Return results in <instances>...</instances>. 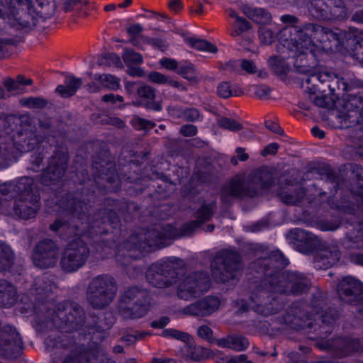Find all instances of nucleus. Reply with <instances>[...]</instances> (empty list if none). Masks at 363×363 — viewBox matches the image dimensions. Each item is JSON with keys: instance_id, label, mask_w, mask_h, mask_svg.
<instances>
[{"instance_id": "nucleus-1", "label": "nucleus", "mask_w": 363, "mask_h": 363, "mask_svg": "<svg viewBox=\"0 0 363 363\" xmlns=\"http://www.w3.org/2000/svg\"><path fill=\"white\" fill-rule=\"evenodd\" d=\"M111 324L106 323V318L94 317L91 323L86 322V315L83 307L78 303L68 301L55 306L40 304L36 307V325L38 332H45L57 329L65 333H72L84 330L92 335L95 345L105 338V332Z\"/></svg>"}, {"instance_id": "nucleus-2", "label": "nucleus", "mask_w": 363, "mask_h": 363, "mask_svg": "<svg viewBox=\"0 0 363 363\" xmlns=\"http://www.w3.org/2000/svg\"><path fill=\"white\" fill-rule=\"evenodd\" d=\"M288 264V259L279 250L272 252L267 257L257 259L251 263L250 268L252 272L264 275V278L256 286L272 294L298 295L306 292L311 283L303 274L279 271Z\"/></svg>"}, {"instance_id": "nucleus-3", "label": "nucleus", "mask_w": 363, "mask_h": 363, "mask_svg": "<svg viewBox=\"0 0 363 363\" xmlns=\"http://www.w3.org/2000/svg\"><path fill=\"white\" fill-rule=\"evenodd\" d=\"M274 184L273 173L267 167L255 169L247 176L245 174H237L221 186V203L229 207L235 199L253 198L258 196L262 190L270 188Z\"/></svg>"}, {"instance_id": "nucleus-4", "label": "nucleus", "mask_w": 363, "mask_h": 363, "mask_svg": "<svg viewBox=\"0 0 363 363\" xmlns=\"http://www.w3.org/2000/svg\"><path fill=\"white\" fill-rule=\"evenodd\" d=\"M60 208L73 219L77 218L80 224L74 221L69 223L67 220L57 219L50 225L51 230L66 233L67 236L81 235L86 230V225L89 220V209L86 203L77 195L67 194L60 200Z\"/></svg>"}, {"instance_id": "nucleus-5", "label": "nucleus", "mask_w": 363, "mask_h": 363, "mask_svg": "<svg viewBox=\"0 0 363 363\" xmlns=\"http://www.w3.org/2000/svg\"><path fill=\"white\" fill-rule=\"evenodd\" d=\"M245 267L242 256L237 251L223 249L218 251L211 262V273L217 283L226 284L238 280Z\"/></svg>"}, {"instance_id": "nucleus-6", "label": "nucleus", "mask_w": 363, "mask_h": 363, "mask_svg": "<svg viewBox=\"0 0 363 363\" xmlns=\"http://www.w3.org/2000/svg\"><path fill=\"white\" fill-rule=\"evenodd\" d=\"M118 291L116 279L109 274H100L89 281L86 289V301L94 310H104L114 300Z\"/></svg>"}, {"instance_id": "nucleus-7", "label": "nucleus", "mask_w": 363, "mask_h": 363, "mask_svg": "<svg viewBox=\"0 0 363 363\" xmlns=\"http://www.w3.org/2000/svg\"><path fill=\"white\" fill-rule=\"evenodd\" d=\"M150 298L148 292L142 288L132 286L120 296L117 310L124 319H138L148 311Z\"/></svg>"}, {"instance_id": "nucleus-8", "label": "nucleus", "mask_w": 363, "mask_h": 363, "mask_svg": "<svg viewBox=\"0 0 363 363\" xmlns=\"http://www.w3.org/2000/svg\"><path fill=\"white\" fill-rule=\"evenodd\" d=\"M186 272L182 260H169L152 264L146 272L147 281L157 288H167L175 284Z\"/></svg>"}, {"instance_id": "nucleus-9", "label": "nucleus", "mask_w": 363, "mask_h": 363, "mask_svg": "<svg viewBox=\"0 0 363 363\" xmlns=\"http://www.w3.org/2000/svg\"><path fill=\"white\" fill-rule=\"evenodd\" d=\"M90 255L88 245L80 238L72 240L62 252L60 260L61 270L72 274L82 268Z\"/></svg>"}, {"instance_id": "nucleus-10", "label": "nucleus", "mask_w": 363, "mask_h": 363, "mask_svg": "<svg viewBox=\"0 0 363 363\" xmlns=\"http://www.w3.org/2000/svg\"><path fill=\"white\" fill-rule=\"evenodd\" d=\"M305 82L306 89L311 95L328 91L330 93L337 94L340 96L347 89V84L343 77L329 72L312 74L305 79Z\"/></svg>"}, {"instance_id": "nucleus-11", "label": "nucleus", "mask_w": 363, "mask_h": 363, "mask_svg": "<svg viewBox=\"0 0 363 363\" xmlns=\"http://www.w3.org/2000/svg\"><path fill=\"white\" fill-rule=\"evenodd\" d=\"M308 10L318 21H341L348 17L343 0H311Z\"/></svg>"}, {"instance_id": "nucleus-12", "label": "nucleus", "mask_w": 363, "mask_h": 363, "mask_svg": "<svg viewBox=\"0 0 363 363\" xmlns=\"http://www.w3.org/2000/svg\"><path fill=\"white\" fill-rule=\"evenodd\" d=\"M250 299L254 303L252 310L264 316L277 314L284 308L283 303L277 296L257 286L253 289Z\"/></svg>"}, {"instance_id": "nucleus-13", "label": "nucleus", "mask_w": 363, "mask_h": 363, "mask_svg": "<svg viewBox=\"0 0 363 363\" xmlns=\"http://www.w3.org/2000/svg\"><path fill=\"white\" fill-rule=\"evenodd\" d=\"M58 254L59 247L57 245L50 239H44L35 245L32 259L36 267L46 269L56 264Z\"/></svg>"}, {"instance_id": "nucleus-14", "label": "nucleus", "mask_w": 363, "mask_h": 363, "mask_svg": "<svg viewBox=\"0 0 363 363\" xmlns=\"http://www.w3.org/2000/svg\"><path fill=\"white\" fill-rule=\"evenodd\" d=\"M68 152L65 149H57L52 156L50 164L42 174V182L47 186L54 185L65 175L68 165Z\"/></svg>"}, {"instance_id": "nucleus-15", "label": "nucleus", "mask_w": 363, "mask_h": 363, "mask_svg": "<svg viewBox=\"0 0 363 363\" xmlns=\"http://www.w3.org/2000/svg\"><path fill=\"white\" fill-rule=\"evenodd\" d=\"M209 278L206 273L194 272L186 277L177 286V296L180 299L188 300L195 297L200 291L208 288Z\"/></svg>"}, {"instance_id": "nucleus-16", "label": "nucleus", "mask_w": 363, "mask_h": 363, "mask_svg": "<svg viewBox=\"0 0 363 363\" xmlns=\"http://www.w3.org/2000/svg\"><path fill=\"white\" fill-rule=\"evenodd\" d=\"M216 208L217 204L216 200H213L208 203L203 202L201 207L194 213L195 220L185 223L181 228L179 233L176 234L169 232V234L167 236L175 238L191 235L197 229L203 228L205 223L211 220L216 213Z\"/></svg>"}, {"instance_id": "nucleus-17", "label": "nucleus", "mask_w": 363, "mask_h": 363, "mask_svg": "<svg viewBox=\"0 0 363 363\" xmlns=\"http://www.w3.org/2000/svg\"><path fill=\"white\" fill-rule=\"evenodd\" d=\"M337 293L342 302L352 305L363 302V284L353 277L342 278L337 285Z\"/></svg>"}, {"instance_id": "nucleus-18", "label": "nucleus", "mask_w": 363, "mask_h": 363, "mask_svg": "<svg viewBox=\"0 0 363 363\" xmlns=\"http://www.w3.org/2000/svg\"><path fill=\"white\" fill-rule=\"evenodd\" d=\"M320 30L321 26L315 23H306L302 27H296V38L291 39L294 41L297 51L299 50H313L314 47V40L320 38Z\"/></svg>"}, {"instance_id": "nucleus-19", "label": "nucleus", "mask_w": 363, "mask_h": 363, "mask_svg": "<svg viewBox=\"0 0 363 363\" xmlns=\"http://www.w3.org/2000/svg\"><path fill=\"white\" fill-rule=\"evenodd\" d=\"M284 320L286 325L296 330L310 329L313 325L311 315L298 303H293L286 310Z\"/></svg>"}, {"instance_id": "nucleus-20", "label": "nucleus", "mask_w": 363, "mask_h": 363, "mask_svg": "<svg viewBox=\"0 0 363 363\" xmlns=\"http://www.w3.org/2000/svg\"><path fill=\"white\" fill-rule=\"evenodd\" d=\"M125 87L129 94L136 93L139 98L143 99V105L146 108L155 111L162 110V101H155V89L152 86L145 84L128 82Z\"/></svg>"}, {"instance_id": "nucleus-21", "label": "nucleus", "mask_w": 363, "mask_h": 363, "mask_svg": "<svg viewBox=\"0 0 363 363\" xmlns=\"http://www.w3.org/2000/svg\"><path fill=\"white\" fill-rule=\"evenodd\" d=\"M130 236H135L137 238L138 240L135 242L142 252L147 249L155 250L163 247L167 243V235L155 228L142 230Z\"/></svg>"}, {"instance_id": "nucleus-22", "label": "nucleus", "mask_w": 363, "mask_h": 363, "mask_svg": "<svg viewBox=\"0 0 363 363\" xmlns=\"http://www.w3.org/2000/svg\"><path fill=\"white\" fill-rule=\"evenodd\" d=\"M9 9L11 15L21 27L28 28L35 25L31 3L29 0H10Z\"/></svg>"}, {"instance_id": "nucleus-23", "label": "nucleus", "mask_w": 363, "mask_h": 363, "mask_svg": "<svg viewBox=\"0 0 363 363\" xmlns=\"http://www.w3.org/2000/svg\"><path fill=\"white\" fill-rule=\"evenodd\" d=\"M306 195V191L298 183L286 180L281 182L277 189V196L286 205H298Z\"/></svg>"}, {"instance_id": "nucleus-24", "label": "nucleus", "mask_w": 363, "mask_h": 363, "mask_svg": "<svg viewBox=\"0 0 363 363\" xmlns=\"http://www.w3.org/2000/svg\"><path fill=\"white\" fill-rule=\"evenodd\" d=\"M92 169L96 182L98 179H101L112 184L118 179L116 163L108 157L106 158L98 157L93 163Z\"/></svg>"}, {"instance_id": "nucleus-25", "label": "nucleus", "mask_w": 363, "mask_h": 363, "mask_svg": "<svg viewBox=\"0 0 363 363\" xmlns=\"http://www.w3.org/2000/svg\"><path fill=\"white\" fill-rule=\"evenodd\" d=\"M220 301L216 296H206L182 309L184 314L205 317L211 315L218 309Z\"/></svg>"}, {"instance_id": "nucleus-26", "label": "nucleus", "mask_w": 363, "mask_h": 363, "mask_svg": "<svg viewBox=\"0 0 363 363\" xmlns=\"http://www.w3.org/2000/svg\"><path fill=\"white\" fill-rule=\"evenodd\" d=\"M137 240L135 236L130 235L126 240L118 246L116 259L121 266H129L133 260L139 259L142 256L143 253L135 242Z\"/></svg>"}, {"instance_id": "nucleus-27", "label": "nucleus", "mask_w": 363, "mask_h": 363, "mask_svg": "<svg viewBox=\"0 0 363 363\" xmlns=\"http://www.w3.org/2000/svg\"><path fill=\"white\" fill-rule=\"evenodd\" d=\"M327 347L334 351L336 355L342 357L354 352H363V341L350 337H337L328 341Z\"/></svg>"}, {"instance_id": "nucleus-28", "label": "nucleus", "mask_w": 363, "mask_h": 363, "mask_svg": "<svg viewBox=\"0 0 363 363\" xmlns=\"http://www.w3.org/2000/svg\"><path fill=\"white\" fill-rule=\"evenodd\" d=\"M294 245L298 251L308 254L318 250L320 246V240L313 233L306 232L302 229H295L291 231Z\"/></svg>"}, {"instance_id": "nucleus-29", "label": "nucleus", "mask_w": 363, "mask_h": 363, "mask_svg": "<svg viewBox=\"0 0 363 363\" xmlns=\"http://www.w3.org/2000/svg\"><path fill=\"white\" fill-rule=\"evenodd\" d=\"M51 291V285L43 277H37L29 289L30 298L33 301L35 326L36 325V307L40 304H52L45 301Z\"/></svg>"}, {"instance_id": "nucleus-30", "label": "nucleus", "mask_w": 363, "mask_h": 363, "mask_svg": "<svg viewBox=\"0 0 363 363\" xmlns=\"http://www.w3.org/2000/svg\"><path fill=\"white\" fill-rule=\"evenodd\" d=\"M40 208V197L18 198L14 202L13 211L20 218L28 220L34 218Z\"/></svg>"}, {"instance_id": "nucleus-31", "label": "nucleus", "mask_w": 363, "mask_h": 363, "mask_svg": "<svg viewBox=\"0 0 363 363\" xmlns=\"http://www.w3.org/2000/svg\"><path fill=\"white\" fill-rule=\"evenodd\" d=\"M294 66L298 72L308 74L306 78L302 79L303 86L306 87L305 79L312 74H318L314 72L316 65L313 50H299Z\"/></svg>"}, {"instance_id": "nucleus-32", "label": "nucleus", "mask_w": 363, "mask_h": 363, "mask_svg": "<svg viewBox=\"0 0 363 363\" xmlns=\"http://www.w3.org/2000/svg\"><path fill=\"white\" fill-rule=\"evenodd\" d=\"M341 253L336 246L318 250L314 259L319 269H328L333 266L340 258Z\"/></svg>"}, {"instance_id": "nucleus-33", "label": "nucleus", "mask_w": 363, "mask_h": 363, "mask_svg": "<svg viewBox=\"0 0 363 363\" xmlns=\"http://www.w3.org/2000/svg\"><path fill=\"white\" fill-rule=\"evenodd\" d=\"M96 348L91 350H86L81 347H77L72 350L62 362V363H92L96 362L97 350L101 351L103 348L96 345Z\"/></svg>"}, {"instance_id": "nucleus-34", "label": "nucleus", "mask_w": 363, "mask_h": 363, "mask_svg": "<svg viewBox=\"0 0 363 363\" xmlns=\"http://www.w3.org/2000/svg\"><path fill=\"white\" fill-rule=\"evenodd\" d=\"M15 187L18 198L40 197L38 190L34 184L33 179L31 177H23L20 178L15 184Z\"/></svg>"}, {"instance_id": "nucleus-35", "label": "nucleus", "mask_w": 363, "mask_h": 363, "mask_svg": "<svg viewBox=\"0 0 363 363\" xmlns=\"http://www.w3.org/2000/svg\"><path fill=\"white\" fill-rule=\"evenodd\" d=\"M360 113L358 111H346L345 108L340 110L335 116L334 123L338 128H347L359 123Z\"/></svg>"}, {"instance_id": "nucleus-36", "label": "nucleus", "mask_w": 363, "mask_h": 363, "mask_svg": "<svg viewBox=\"0 0 363 363\" xmlns=\"http://www.w3.org/2000/svg\"><path fill=\"white\" fill-rule=\"evenodd\" d=\"M15 286L5 279L0 280V306L11 307L16 301Z\"/></svg>"}, {"instance_id": "nucleus-37", "label": "nucleus", "mask_w": 363, "mask_h": 363, "mask_svg": "<svg viewBox=\"0 0 363 363\" xmlns=\"http://www.w3.org/2000/svg\"><path fill=\"white\" fill-rule=\"evenodd\" d=\"M317 95L313 101L318 106L325 108L328 109H333L334 108H338L341 104V100L339 99V95L335 93L327 92H317Z\"/></svg>"}, {"instance_id": "nucleus-38", "label": "nucleus", "mask_w": 363, "mask_h": 363, "mask_svg": "<svg viewBox=\"0 0 363 363\" xmlns=\"http://www.w3.org/2000/svg\"><path fill=\"white\" fill-rule=\"evenodd\" d=\"M15 255L8 245L0 243V272H7L14 264Z\"/></svg>"}, {"instance_id": "nucleus-39", "label": "nucleus", "mask_w": 363, "mask_h": 363, "mask_svg": "<svg viewBox=\"0 0 363 363\" xmlns=\"http://www.w3.org/2000/svg\"><path fill=\"white\" fill-rule=\"evenodd\" d=\"M247 17L258 24H268L272 21V15L262 8L248 9L246 11Z\"/></svg>"}, {"instance_id": "nucleus-40", "label": "nucleus", "mask_w": 363, "mask_h": 363, "mask_svg": "<svg viewBox=\"0 0 363 363\" xmlns=\"http://www.w3.org/2000/svg\"><path fill=\"white\" fill-rule=\"evenodd\" d=\"M82 85V80L74 77H70L66 82V85H59L56 91L62 96L69 97L73 96L77 90Z\"/></svg>"}, {"instance_id": "nucleus-41", "label": "nucleus", "mask_w": 363, "mask_h": 363, "mask_svg": "<svg viewBox=\"0 0 363 363\" xmlns=\"http://www.w3.org/2000/svg\"><path fill=\"white\" fill-rule=\"evenodd\" d=\"M321 30H320V40L325 43L328 41L331 43L330 49H333V48L337 49L341 45L342 35L340 33L323 26H321Z\"/></svg>"}, {"instance_id": "nucleus-42", "label": "nucleus", "mask_w": 363, "mask_h": 363, "mask_svg": "<svg viewBox=\"0 0 363 363\" xmlns=\"http://www.w3.org/2000/svg\"><path fill=\"white\" fill-rule=\"evenodd\" d=\"M55 0H36V12L43 18H49L55 11Z\"/></svg>"}, {"instance_id": "nucleus-43", "label": "nucleus", "mask_w": 363, "mask_h": 363, "mask_svg": "<svg viewBox=\"0 0 363 363\" xmlns=\"http://www.w3.org/2000/svg\"><path fill=\"white\" fill-rule=\"evenodd\" d=\"M363 104V96L359 94H350L346 99L341 100L340 106L346 111H360Z\"/></svg>"}, {"instance_id": "nucleus-44", "label": "nucleus", "mask_w": 363, "mask_h": 363, "mask_svg": "<svg viewBox=\"0 0 363 363\" xmlns=\"http://www.w3.org/2000/svg\"><path fill=\"white\" fill-rule=\"evenodd\" d=\"M327 294L319 289H315L311 294V306L319 313L326 306Z\"/></svg>"}, {"instance_id": "nucleus-45", "label": "nucleus", "mask_w": 363, "mask_h": 363, "mask_svg": "<svg viewBox=\"0 0 363 363\" xmlns=\"http://www.w3.org/2000/svg\"><path fill=\"white\" fill-rule=\"evenodd\" d=\"M96 216L101 220L103 223H108L115 225V227L120 223L119 216L113 208H101L97 212Z\"/></svg>"}, {"instance_id": "nucleus-46", "label": "nucleus", "mask_w": 363, "mask_h": 363, "mask_svg": "<svg viewBox=\"0 0 363 363\" xmlns=\"http://www.w3.org/2000/svg\"><path fill=\"white\" fill-rule=\"evenodd\" d=\"M314 339H325L332 333L333 326L327 323H321L319 320L313 319Z\"/></svg>"}, {"instance_id": "nucleus-47", "label": "nucleus", "mask_w": 363, "mask_h": 363, "mask_svg": "<svg viewBox=\"0 0 363 363\" xmlns=\"http://www.w3.org/2000/svg\"><path fill=\"white\" fill-rule=\"evenodd\" d=\"M323 313L319 315L318 313L315 315V319L321 322V323H327L333 326L336 319L338 318L339 314L336 309L333 308H327L324 311H322Z\"/></svg>"}, {"instance_id": "nucleus-48", "label": "nucleus", "mask_w": 363, "mask_h": 363, "mask_svg": "<svg viewBox=\"0 0 363 363\" xmlns=\"http://www.w3.org/2000/svg\"><path fill=\"white\" fill-rule=\"evenodd\" d=\"M95 79L99 81L101 85L106 89L116 90L120 87L119 79L109 74L98 75Z\"/></svg>"}, {"instance_id": "nucleus-49", "label": "nucleus", "mask_w": 363, "mask_h": 363, "mask_svg": "<svg viewBox=\"0 0 363 363\" xmlns=\"http://www.w3.org/2000/svg\"><path fill=\"white\" fill-rule=\"evenodd\" d=\"M21 104L30 108L42 109L48 104V101L43 97H29L21 100Z\"/></svg>"}, {"instance_id": "nucleus-50", "label": "nucleus", "mask_w": 363, "mask_h": 363, "mask_svg": "<svg viewBox=\"0 0 363 363\" xmlns=\"http://www.w3.org/2000/svg\"><path fill=\"white\" fill-rule=\"evenodd\" d=\"M188 41L192 47L199 50H206L212 53H216L218 51L217 48L214 45L206 40L191 38Z\"/></svg>"}, {"instance_id": "nucleus-51", "label": "nucleus", "mask_w": 363, "mask_h": 363, "mask_svg": "<svg viewBox=\"0 0 363 363\" xmlns=\"http://www.w3.org/2000/svg\"><path fill=\"white\" fill-rule=\"evenodd\" d=\"M38 145V138L32 133H29L23 140L19 142L21 152H29L33 150Z\"/></svg>"}, {"instance_id": "nucleus-52", "label": "nucleus", "mask_w": 363, "mask_h": 363, "mask_svg": "<svg viewBox=\"0 0 363 363\" xmlns=\"http://www.w3.org/2000/svg\"><path fill=\"white\" fill-rule=\"evenodd\" d=\"M100 64L107 67H111L113 65L119 69L123 67V65L121 60L120 57L118 55L113 52L104 55L101 57Z\"/></svg>"}, {"instance_id": "nucleus-53", "label": "nucleus", "mask_w": 363, "mask_h": 363, "mask_svg": "<svg viewBox=\"0 0 363 363\" xmlns=\"http://www.w3.org/2000/svg\"><path fill=\"white\" fill-rule=\"evenodd\" d=\"M122 58L124 62L127 65L141 64L143 61V57L140 53L135 52L132 49L128 48L125 49Z\"/></svg>"}, {"instance_id": "nucleus-54", "label": "nucleus", "mask_w": 363, "mask_h": 363, "mask_svg": "<svg viewBox=\"0 0 363 363\" xmlns=\"http://www.w3.org/2000/svg\"><path fill=\"white\" fill-rule=\"evenodd\" d=\"M218 125L230 131H239L243 128L242 125L236 120L225 117L221 118L218 121Z\"/></svg>"}, {"instance_id": "nucleus-55", "label": "nucleus", "mask_w": 363, "mask_h": 363, "mask_svg": "<svg viewBox=\"0 0 363 363\" xmlns=\"http://www.w3.org/2000/svg\"><path fill=\"white\" fill-rule=\"evenodd\" d=\"M249 345L248 340L242 336L230 335V348L242 351Z\"/></svg>"}, {"instance_id": "nucleus-56", "label": "nucleus", "mask_w": 363, "mask_h": 363, "mask_svg": "<svg viewBox=\"0 0 363 363\" xmlns=\"http://www.w3.org/2000/svg\"><path fill=\"white\" fill-rule=\"evenodd\" d=\"M217 95L222 99H228L233 96L232 86L228 82H222L217 86Z\"/></svg>"}, {"instance_id": "nucleus-57", "label": "nucleus", "mask_w": 363, "mask_h": 363, "mask_svg": "<svg viewBox=\"0 0 363 363\" xmlns=\"http://www.w3.org/2000/svg\"><path fill=\"white\" fill-rule=\"evenodd\" d=\"M162 335L164 337H171L177 340H180L184 342H188L190 339V335L189 334L172 328L164 330L162 331Z\"/></svg>"}, {"instance_id": "nucleus-58", "label": "nucleus", "mask_w": 363, "mask_h": 363, "mask_svg": "<svg viewBox=\"0 0 363 363\" xmlns=\"http://www.w3.org/2000/svg\"><path fill=\"white\" fill-rule=\"evenodd\" d=\"M4 123V127L6 130L9 133V131H13L17 128L18 125L21 122L20 118H17L13 115L7 116L5 117L2 116V119L1 120Z\"/></svg>"}, {"instance_id": "nucleus-59", "label": "nucleus", "mask_w": 363, "mask_h": 363, "mask_svg": "<svg viewBox=\"0 0 363 363\" xmlns=\"http://www.w3.org/2000/svg\"><path fill=\"white\" fill-rule=\"evenodd\" d=\"M259 36L261 42L265 45H271L275 40V35L272 30L266 27L259 28Z\"/></svg>"}, {"instance_id": "nucleus-60", "label": "nucleus", "mask_w": 363, "mask_h": 363, "mask_svg": "<svg viewBox=\"0 0 363 363\" xmlns=\"http://www.w3.org/2000/svg\"><path fill=\"white\" fill-rule=\"evenodd\" d=\"M211 354L212 351L211 350L202 347H196L191 352V358L196 361L208 358Z\"/></svg>"}, {"instance_id": "nucleus-61", "label": "nucleus", "mask_w": 363, "mask_h": 363, "mask_svg": "<svg viewBox=\"0 0 363 363\" xmlns=\"http://www.w3.org/2000/svg\"><path fill=\"white\" fill-rule=\"evenodd\" d=\"M150 333L147 332H135V334H127L121 337V340L128 345L134 344L138 340L144 339Z\"/></svg>"}, {"instance_id": "nucleus-62", "label": "nucleus", "mask_w": 363, "mask_h": 363, "mask_svg": "<svg viewBox=\"0 0 363 363\" xmlns=\"http://www.w3.org/2000/svg\"><path fill=\"white\" fill-rule=\"evenodd\" d=\"M195 69L193 65H188L186 67H181L178 73L183 76L184 78L188 79L190 82L197 83L198 79L196 76H194Z\"/></svg>"}, {"instance_id": "nucleus-63", "label": "nucleus", "mask_w": 363, "mask_h": 363, "mask_svg": "<svg viewBox=\"0 0 363 363\" xmlns=\"http://www.w3.org/2000/svg\"><path fill=\"white\" fill-rule=\"evenodd\" d=\"M0 194L3 196H7L9 198L15 197L16 194L15 184L12 182H5L0 184Z\"/></svg>"}, {"instance_id": "nucleus-64", "label": "nucleus", "mask_w": 363, "mask_h": 363, "mask_svg": "<svg viewBox=\"0 0 363 363\" xmlns=\"http://www.w3.org/2000/svg\"><path fill=\"white\" fill-rule=\"evenodd\" d=\"M352 56L363 64V39L356 41L352 49Z\"/></svg>"}]
</instances>
